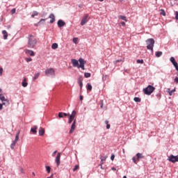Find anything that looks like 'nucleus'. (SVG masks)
I'll use <instances>...</instances> for the list:
<instances>
[{
  "label": "nucleus",
  "mask_w": 178,
  "mask_h": 178,
  "mask_svg": "<svg viewBox=\"0 0 178 178\" xmlns=\"http://www.w3.org/2000/svg\"><path fill=\"white\" fill-rule=\"evenodd\" d=\"M28 48H35L37 47V38L33 35H29L28 36Z\"/></svg>",
  "instance_id": "1"
},
{
  "label": "nucleus",
  "mask_w": 178,
  "mask_h": 178,
  "mask_svg": "<svg viewBox=\"0 0 178 178\" xmlns=\"http://www.w3.org/2000/svg\"><path fill=\"white\" fill-rule=\"evenodd\" d=\"M155 44V40L152 38H149L146 40L147 49L154 52V45Z\"/></svg>",
  "instance_id": "2"
},
{
  "label": "nucleus",
  "mask_w": 178,
  "mask_h": 178,
  "mask_svg": "<svg viewBox=\"0 0 178 178\" xmlns=\"http://www.w3.org/2000/svg\"><path fill=\"white\" fill-rule=\"evenodd\" d=\"M155 91V88L151 85H149L146 88L143 89L144 94L146 95H151Z\"/></svg>",
  "instance_id": "3"
},
{
  "label": "nucleus",
  "mask_w": 178,
  "mask_h": 178,
  "mask_svg": "<svg viewBox=\"0 0 178 178\" xmlns=\"http://www.w3.org/2000/svg\"><path fill=\"white\" fill-rule=\"evenodd\" d=\"M168 161H169V162H172V163H175V162H178V155L173 156V154H171L168 157Z\"/></svg>",
  "instance_id": "4"
},
{
  "label": "nucleus",
  "mask_w": 178,
  "mask_h": 178,
  "mask_svg": "<svg viewBox=\"0 0 178 178\" xmlns=\"http://www.w3.org/2000/svg\"><path fill=\"white\" fill-rule=\"evenodd\" d=\"M46 76H55V70L49 68L45 70Z\"/></svg>",
  "instance_id": "5"
},
{
  "label": "nucleus",
  "mask_w": 178,
  "mask_h": 178,
  "mask_svg": "<svg viewBox=\"0 0 178 178\" xmlns=\"http://www.w3.org/2000/svg\"><path fill=\"white\" fill-rule=\"evenodd\" d=\"M79 66H78V69H82V70H84V65H86V60H84V59L83 58H79Z\"/></svg>",
  "instance_id": "6"
},
{
  "label": "nucleus",
  "mask_w": 178,
  "mask_h": 178,
  "mask_svg": "<svg viewBox=\"0 0 178 178\" xmlns=\"http://www.w3.org/2000/svg\"><path fill=\"white\" fill-rule=\"evenodd\" d=\"M88 14H86L81 22V26H84L87 22H88Z\"/></svg>",
  "instance_id": "7"
},
{
  "label": "nucleus",
  "mask_w": 178,
  "mask_h": 178,
  "mask_svg": "<svg viewBox=\"0 0 178 178\" xmlns=\"http://www.w3.org/2000/svg\"><path fill=\"white\" fill-rule=\"evenodd\" d=\"M75 129H76V120H74L73 123L72 124L71 129L70 130V134H72V133H74Z\"/></svg>",
  "instance_id": "8"
},
{
  "label": "nucleus",
  "mask_w": 178,
  "mask_h": 178,
  "mask_svg": "<svg viewBox=\"0 0 178 178\" xmlns=\"http://www.w3.org/2000/svg\"><path fill=\"white\" fill-rule=\"evenodd\" d=\"M55 161H56L57 166H59V165H60V153L58 152L57 154Z\"/></svg>",
  "instance_id": "9"
},
{
  "label": "nucleus",
  "mask_w": 178,
  "mask_h": 178,
  "mask_svg": "<svg viewBox=\"0 0 178 178\" xmlns=\"http://www.w3.org/2000/svg\"><path fill=\"white\" fill-rule=\"evenodd\" d=\"M58 24V27L60 28V27H64V26H66V22H64L62 19H59L57 22Z\"/></svg>",
  "instance_id": "10"
},
{
  "label": "nucleus",
  "mask_w": 178,
  "mask_h": 178,
  "mask_svg": "<svg viewBox=\"0 0 178 178\" xmlns=\"http://www.w3.org/2000/svg\"><path fill=\"white\" fill-rule=\"evenodd\" d=\"M25 54L26 55H30V56H35V54L33 50L25 49Z\"/></svg>",
  "instance_id": "11"
},
{
  "label": "nucleus",
  "mask_w": 178,
  "mask_h": 178,
  "mask_svg": "<svg viewBox=\"0 0 178 178\" xmlns=\"http://www.w3.org/2000/svg\"><path fill=\"white\" fill-rule=\"evenodd\" d=\"M71 62H72V66H73L74 67H79V66H80V65H79V61H78L77 60H76V59H72V60H71Z\"/></svg>",
  "instance_id": "12"
},
{
  "label": "nucleus",
  "mask_w": 178,
  "mask_h": 178,
  "mask_svg": "<svg viewBox=\"0 0 178 178\" xmlns=\"http://www.w3.org/2000/svg\"><path fill=\"white\" fill-rule=\"evenodd\" d=\"M0 101L3 102V105H5L4 102H9L8 99L5 97V96L2 94H0Z\"/></svg>",
  "instance_id": "13"
},
{
  "label": "nucleus",
  "mask_w": 178,
  "mask_h": 178,
  "mask_svg": "<svg viewBox=\"0 0 178 178\" xmlns=\"http://www.w3.org/2000/svg\"><path fill=\"white\" fill-rule=\"evenodd\" d=\"M45 134V129L40 127L39 128V136H44Z\"/></svg>",
  "instance_id": "14"
},
{
  "label": "nucleus",
  "mask_w": 178,
  "mask_h": 178,
  "mask_svg": "<svg viewBox=\"0 0 178 178\" xmlns=\"http://www.w3.org/2000/svg\"><path fill=\"white\" fill-rule=\"evenodd\" d=\"M106 156H101L100 159H101V168H102V165H104V161H106Z\"/></svg>",
  "instance_id": "15"
},
{
  "label": "nucleus",
  "mask_w": 178,
  "mask_h": 178,
  "mask_svg": "<svg viewBox=\"0 0 178 178\" xmlns=\"http://www.w3.org/2000/svg\"><path fill=\"white\" fill-rule=\"evenodd\" d=\"M37 129H38V127L34 126L31 129V132L33 133V134H37Z\"/></svg>",
  "instance_id": "16"
},
{
  "label": "nucleus",
  "mask_w": 178,
  "mask_h": 178,
  "mask_svg": "<svg viewBox=\"0 0 178 178\" xmlns=\"http://www.w3.org/2000/svg\"><path fill=\"white\" fill-rule=\"evenodd\" d=\"M144 158V156L141 153L136 154V161H140V159H143Z\"/></svg>",
  "instance_id": "17"
},
{
  "label": "nucleus",
  "mask_w": 178,
  "mask_h": 178,
  "mask_svg": "<svg viewBox=\"0 0 178 178\" xmlns=\"http://www.w3.org/2000/svg\"><path fill=\"white\" fill-rule=\"evenodd\" d=\"M50 23H54L55 22V15L54 14H50L49 15Z\"/></svg>",
  "instance_id": "18"
},
{
  "label": "nucleus",
  "mask_w": 178,
  "mask_h": 178,
  "mask_svg": "<svg viewBox=\"0 0 178 178\" xmlns=\"http://www.w3.org/2000/svg\"><path fill=\"white\" fill-rule=\"evenodd\" d=\"M22 87H27L29 86V83H27V79L26 78L24 79L22 83Z\"/></svg>",
  "instance_id": "19"
},
{
  "label": "nucleus",
  "mask_w": 178,
  "mask_h": 178,
  "mask_svg": "<svg viewBox=\"0 0 178 178\" xmlns=\"http://www.w3.org/2000/svg\"><path fill=\"white\" fill-rule=\"evenodd\" d=\"M76 111H73L72 113V115H70V118H71V119H73L74 120V118H76Z\"/></svg>",
  "instance_id": "20"
},
{
  "label": "nucleus",
  "mask_w": 178,
  "mask_h": 178,
  "mask_svg": "<svg viewBox=\"0 0 178 178\" xmlns=\"http://www.w3.org/2000/svg\"><path fill=\"white\" fill-rule=\"evenodd\" d=\"M2 34L3 35V40L8 39V32L6 31H3Z\"/></svg>",
  "instance_id": "21"
},
{
  "label": "nucleus",
  "mask_w": 178,
  "mask_h": 178,
  "mask_svg": "<svg viewBox=\"0 0 178 178\" xmlns=\"http://www.w3.org/2000/svg\"><path fill=\"white\" fill-rule=\"evenodd\" d=\"M118 19H121V20H124V22H127V18L126 17V16L119 15Z\"/></svg>",
  "instance_id": "22"
},
{
  "label": "nucleus",
  "mask_w": 178,
  "mask_h": 178,
  "mask_svg": "<svg viewBox=\"0 0 178 178\" xmlns=\"http://www.w3.org/2000/svg\"><path fill=\"white\" fill-rule=\"evenodd\" d=\"M58 43H53L51 45V49H58Z\"/></svg>",
  "instance_id": "23"
},
{
  "label": "nucleus",
  "mask_w": 178,
  "mask_h": 178,
  "mask_svg": "<svg viewBox=\"0 0 178 178\" xmlns=\"http://www.w3.org/2000/svg\"><path fill=\"white\" fill-rule=\"evenodd\" d=\"M87 90L88 91H91V90H92V86H91V83H88L87 84Z\"/></svg>",
  "instance_id": "24"
},
{
  "label": "nucleus",
  "mask_w": 178,
  "mask_h": 178,
  "mask_svg": "<svg viewBox=\"0 0 178 178\" xmlns=\"http://www.w3.org/2000/svg\"><path fill=\"white\" fill-rule=\"evenodd\" d=\"M162 51H156V58H161V56H162Z\"/></svg>",
  "instance_id": "25"
},
{
  "label": "nucleus",
  "mask_w": 178,
  "mask_h": 178,
  "mask_svg": "<svg viewBox=\"0 0 178 178\" xmlns=\"http://www.w3.org/2000/svg\"><path fill=\"white\" fill-rule=\"evenodd\" d=\"M16 144H17V142H15V141H13V142L11 143V145H10V148H11V149H15V146L16 145Z\"/></svg>",
  "instance_id": "26"
},
{
  "label": "nucleus",
  "mask_w": 178,
  "mask_h": 178,
  "mask_svg": "<svg viewBox=\"0 0 178 178\" xmlns=\"http://www.w3.org/2000/svg\"><path fill=\"white\" fill-rule=\"evenodd\" d=\"M35 16H38V12L33 11L32 15H31V17H35Z\"/></svg>",
  "instance_id": "27"
},
{
  "label": "nucleus",
  "mask_w": 178,
  "mask_h": 178,
  "mask_svg": "<svg viewBox=\"0 0 178 178\" xmlns=\"http://www.w3.org/2000/svg\"><path fill=\"white\" fill-rule=\"evenodd\" d=\"M175 89H173L172 90H170V89H168L169 95L172 96L173 95V92H175Z\"/></svg>",
  "instance_id": "28"
},
{
  "label": "nucleus",
  "mask_w": 178,
  "mask_h": 178,
  "mask_svg": "<svg viewBox=\"0 0 178 178\" xmlns=\"http://www.w3.org/2000/svg\"><path fill=\"white\" fill-rule=\"evenodd\" d=\"M105 124H106V129H111V124H109V121L106 120Z\"/></svg>",
  "instance_id": "29"
},
{
  "label": "nucleus",
  "mask_w": 178,
  "mask_h": 178,
  "mask_svg": "<svg viewBox=\"0 0 178 178\" xmlns=\"http://www.w3.org/2000/svg\"><path fill=\"white\" fill-rule=\"evenodd\" d=\"M134 101H135V102H141V99L140 97H134Z\"/></svg>",
  "instance_id": "30"
},
{
  "label": "nucleus",
  "mask_w": 178,
  "mask_h": 178,
  "mask_svg": "<svg viewBox=\"0 0 178 178\" xmlns=\"http://www.w3.org/2000/svg\"><path fill=\"white\" fill-rule=\"evenodd\" d=\"M38 77H40V72H38L37 74H35L33 76V80H37V79H38Z\"/></svg>",
  "instance_id": "31"
},
{
  "label": "nucleus",
  "mask_w": 178,
  "mask_h": 178,
  "mask_svg": "<svg viewBox=\"0 0 178 178\" xmlns=\"http://www.w3.org/2000/svg\"><path fill=\"white\" fill-rule=\"evenodd\" d=\"M160 15H162V16H166V13L164 11L163 9L160 10Z\"/></svg>",
  "instance_id": "32"
},
{
  "label": "nucleus",
  "mask_w": 178,
  "mask_h": 178,
  "mask_svg": "<svg viewBox=\"0 0 178 178\" xmlns=\"http://www.w3.org/2000/svg\"><path fill=\"white\" fill-rule=\"evenodd\" d=\"M19 133L18 132L15 136V139L14 140L15 143H17L19 141Z\"/></svg>",
  "instance_id": "33"
},
{
  "label": "nucleus",
  "mask_w": 178,
  "mask_h": 178,
  "mask_svg": "<svg viewBox=\"0 0 178 178\" xmlns=\"http://www.w3.org/2000/svg\"><path fill=\"white\" fill-rule=\"evenodd\" d=\"M84 76L86 78V79H88V77H91V74L90 73H88V72H86L84 74Z\"/></svg>",
  "instance_id": "34"
},
{
  "label": "nucleus",
  "mask_w": 178,
  "mask_h": 178,
  "mask_svg": "<svg viewBox=\"0 0 178 178\" xmlns=\"http://www.w3.org/2000/svg\"><path fill=\"white\" fill-rule=\"evenodd\" d=\"M170 61L172 63V65H173L174 63H176V59H175L174 57H171V58H170Z\"/></svg>",
  "instance_id": "35"
},
{
  "label": "nucleus",
  "mask_w": 178,
  "mask_h": 178,
  "mask_svg": "<svg viewBox=\"0 0 178 178\" xmlns=\"http://www.w3.org/2000/svg\"><path fill=\"white\" fill-rule=\"evenodd\" d=\"M173 66L175 67L176 71L178 72V63L177 62H175L174 64H172Z\"/></svg>",
  "instance_id": "36"
},
{
  "label": "nucleus",
  "mask_w": 178,
  "mask_h": 178,
  "mask_svg": "<svg viewBox=\"0 0 178 178\" xmlns=\"http://www.w3.org/2000/svg\"><path fill=\"white\" fill-rule=\"evenodd\" d=\"M46 170L47 172V173H51V167L49 166H46Z\"/></svg>",
  "instance_id": "37"
},
{
  "label": "nucleus",
  "mask_w": 178,
  "mask_h": 178,
  "mask_svg": "<svg viewBox=\"0 0 178 178\" xmlns=\"http://www.w3.org/2000/svg\"><path fill=\"white\" fill-rule=\"evenodd\" d=\"M81 83H83V78L81 77L78 79V84H81Z\"/></svg>",
  "instance_id": "38"
},
{
  "label": "nucleus",
  "mask_w": 178,
  "mask_h": 178,
  "mask_svg": "<svg viewBox=\"0 0 178 178\" xmlns=\"http://www.w3.org/2000/svg\"><path fill=\"white\" fill-rule=\"evenodd\" d=\"M77 41H79V39L77 38H73V42L74 44H77Z\"/></svg>",
  "instance_id": "39"
},
{
  "label": "nucleus",
  "mask_w": 178,
  "mask_h": 178,
  "mask_svg": "<svg viewBox=\"0 0 178 178\" xmlns=\"http://www.w3.org/2000/svg\"><path fill=\"white\" fill-rule=\"evenodd\" d=\"M79 165H76L74 166V169H73V171H74V172H76V170H77V169H79Z\"/></svg>",
  "instance_id": "40"
},
{
  "label": "nucleus",
  "mask_w": 178,
  "mask_h": 178,
  "mask_svg": "<svg viewBox=\"0 0 178 178\" xmlns=\"http://www.w3.org/2000/svg\"><path fill=\"white\" fill-rule=\"evenodd\" d=\"M136 62H137V63L143 64V63H144V60H137Z\"/></svg>",
  "instance_id": "41"
},
{
  "label": "nucleus",
  "mask_w": 178,
  "mask_h": 178,
  "mask_svg": "<svg viewBox=\"0 0 178 178\" xmlns=\"http://www.w3.org/2000/svg\"><path fill=\"white\" fill-rule=\"evenodd\" d=\"M11 13H12V15H15V13H16V8H13L11 10Z\"/></svg>",
  "instance_id": "42"
},
{
  "label": "nucleus",
  "mask_w": 178,
  "mask_h": 178,
  "mask_svg": "<svg viewBox=\"0 0 178 178\" xmlns=\"http://www.w3.org/2000/svg\"><path fill=\"white\" fill-rule=\"evenodd\" d=\"M26 62H31V60H33V58H26Z\"/></svg>",
  "instance_id": "43"
},
{
  "label": "nucleus",
  "mask_w": 178,
  "mask_h": 178,
  "mask_svg": "<svg viewBox=\"0 0 178 178\" xmlns=\"http://www.w3.org/2000/svg\"><path fill=\"white\" fill-rule=\"evenodd\" d=\"M73 118H71L70 117V118H69V120H68V123H69V124H70L71 123H72V122H73Z\"/></svg>",
  "instance_id": "44"
},
{
  "label": "nucleus",
  "mask_w": 178,
  "mask_h": 178,
  "mask_svg": "<svg viewBox=\"0 0 178 178\" xmlns=\"http://www.w3.org/2000/svg\"><path fill=\"white\" fill-rule=\"evenodd\" d=\"M175 19L176 20H178V11L175 12Z\"/></svg>",
  "instance_id": "45"
},
{
  "label": "nucleus",
  "mask_w": 178,
  "mask_h": 178,
  "mask_svg": "<svg viewBox=\"0 0 178 178\" xmlns=\"http://www.w3.org/2000/svg\"><path fill=\"white\" fill-rule=\"evenodd\" d=\"M58 118H63V113H59Z\"/></svg>",
  "instance_id": "46"
},
{
  "label": "nucleus",
  "mask_w": 178,
  "mask_h": 178,
  "mask_svg": "<svg viewBox=\"0 0 178 178\" xmlns=\"http://www.w3.org/2000/svg\"><path fill=\"white\" fill-rule=\"evenodd\" d=\"M119 62H122V60H116L114 61V65H116V63H119Z\"/></svg>",
  "instance_id": "47"
},
{
  "label": "nucleus",
  "mask_w": 178,
  "mask_h": 178,
  "mask_svg": "<svg viewBox=\"0 0 178 178\" xmlns=\"http://www.w3.org/2000/svg\"><path fill=\"white\" fill-rule=\"evenodd\" d=\"M2 73H3V69L0 68V76H2Z\"/></svg>",
  "instance_id": "48"
},
{
  "label": "nucleus",
  "mask_w": 178,
  "mask_h": 178,
  "mask_svg": "<svg viewBox=\"0 0 178 178\" xmlns=\"http://www.w3.org/2000/svg\"><path fill=\"white\" fill-rule=\"evenodd\" d=\"M132 161L134 163H137V161L136 160V157L132 158Z\"/></svg>",
  "instance_id": "49"
},
{
  "label": "nucleus",
  "mask_w": 178,
  "mask_h": 178,
  "mask_svg": "<svg viewBox=\"0 0 178 178\" xmlns=\"http://www.w3.org/2000/svg\"><path fill=\"white\" fill-rule=\"evenodd\" d=\"M3 109V104H0V111H2Z\"/></svg>",
  "instance_id": "50"
},
{
  "label": "nucleus",
  "mask_w": 178,
  "mask_h": 178,
  "mask_svg": "<svg viewBox=\"0 0 178 178\" xmlns=\"http://www.w3.org/2000/svg\"><path fill=\"white\" fill-rule=\"evenodd\" d=\"M58 153V151H54L52 154V156H55V154H56Z\"/></svg>",
  "instance_id": "51"
},
{
  "label": "nucleus",
  "mask_w": 178,
  "mask_h": 178,
  "mask_svg": "<svg viewBox=\"0 0 178 178\" xmlns=\"http://www.w3.org/2000/svg\"><path fill=\"white\" fill-rule=\"evenodd\" d=\"M63 116H70V114H67L66 113H63Z\"/></svg>",
  "instance_id": "52"
},
{
  "label": "nucleus",
  "mask_w": 178,
  "mask_h": 178,
  "mask_svg": "<svg viewBox=\"0 0 178 178\" xmlns=\"http://www.w3.org/2000/svg\"><path fill=\"white\" fill-rule=\"evenodd\" d=\"M111 161H113V159H115V155L112 154L111 156Z\"/></svg>",
  "instance_id": "53"
},
{
  "label": "nucleus",
  "mask_w": 178,
  "mask_h": 178,
  "mask_svg": "<svg viewBox=\"0 0 178 178\" xmlns=\"http://www.w3.org/2000/svg\"><path fill=\"white\" fill-rule=\"evenodd\" d=\"M45 22V19H41L40 20L39 23H42V22Z\"/></svg>",
  "instance_id": "54"
},
{
  "label": "nucleus",
  "mask_w": 178,
  "mask_h": 178,
  "mask_svg": "<svg viewBox=\"0 0 178 178\" xmlns=\"http://www.w3.org/2000/svg\"><path fill=\"white\" fill-rule=\"evenodd\" d=\"M79 99H80V101H83V95L79 96Z\"/></svg>",
  "instance_id": "55"
},
{
  "label": "nucleus",
  "mask_w": 178,
  "mask_h": 178,
  "mask_svg": "<svg viewBox=\"0 0 178 178\" xmlns=\"http://www.w3.org/2000/svg\"><path fill=\"white\" fill-rule=\"evenodd\" d=\"M122 26H126V23L124 22H121Z\"/></svg>",
  "instance_id": "56"
},
{
  "label": "nucleus",
  "mask_w": 178,
  "mask_h": 178,
  "mask_svg": "<svg viewBox=\"0 0 178 178\" xmlns=\"http://www.w3.org/2000/svg\"><path fill=\"white\" fill-rule=\"evenodd\" d=\"M79 86H80L81 90V88H83V83H80Z\"/></svg>",
  "instance_id": "57"
},
{
  "label": "nucleus",
  "mask_w": 178,
  "mask_h": 178,
  "mask_svg": "<svg viewBox=\"0 0 178 178\" xmlns=\"http://www.w3.org/2000/svg\"><path fill=\"white\" fill-rule=\"evenodd\" d=\"M79 8H83V5L79 4Z\"/></svg>",
  "instance_id": "58"
},
{
  "label": "nucleus",
  "mask_w": 178,
  "mask_h": 178,
  "mask_svg": "<svg viewBox=\"0 0 178 178\" xmlns=\"http://www.w3.org/2000/svg\"><path fill=\"white\" fill-rule=\"evenodd\" d=\"M111 169H112V170H116L115 168H112Z\"/></svg>",
  "instance_id": "59"
},
{
  "label": "nucleus",
  "mask_w": 178,
  "mask_h": 178,
  "mask_svg": "<svg viewBox=\"0 0 178 178\" xmlns=\"http://www.w3.org/2000/svg\"><path fill=\"white\" fill-rule=\"evenodd\" d=\"M33 176H35V173L32 172Z\"/></svg>",
  "instance_id": "60"
},
{
  "label": "nucleus",
  "mask_w": 178,
  "mask_h": 178,
  "mask_svg": "<svg viewBox=\"0 0 178 178\" xmlns=\"http://www.w3.org/2000/svg\"><path fill=\"white\" fill-rule=\"evenodd\" d=\"M99 1V2H104V0H97Z\"/></svg>",
  "instance_id": "61"
},
{
  "label": "nucleus",
  "mask_w": 178,
  "mask_h": 178,
  "mask_svg": "<svg viewBox=\"0 0 178 178\" xmlns=\"http://www.w3.org/2000/svg\"><path fill=\"white\" fill-rule=\"evenodd\" d=\"M47 178H52V175H51L50 177H47Z\"/></svg>",
  "instance_id": "62"
},
{
  "label": "nucleus",
  "mask_w": 178,
  "mask_h": 178,
  "mask_svg": "<svg viewBox=\"0 0 178 178\" xmlns=\"http://www.w3.org/2000/svg\"><path fill=\"white\" fill-rule=\"evenodd\" d=\"M0 92H2V89L1 88H0Z\"/></svg>",
  "instance_id": "63"
},
{
  "label": "nucleus",
  "mask_w": 178,
  "mask_h": 178,
  "mask_svg": "<svg viewBox=\"0 0 178 178\" xmlns=\"http://www.w3.org/2000/svg\"><path fill=\"white\" fill-rule=\"evenodd\" d=\"M123 178H127V177H126V176H124V177H123Z\"/></svg>",
  "instance_id": "64"
}]
</instances>
